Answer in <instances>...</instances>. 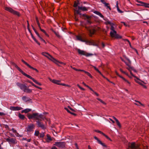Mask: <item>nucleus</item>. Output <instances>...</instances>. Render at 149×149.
<instances>
[{
    "label": "nucleus",
    "mask_w": 149,
    "mask_h": 149,
    "mask_svg": "<svg viewBox=\"0 0 149 149\" xmlns=\"http://www.w3.org/2000/svg\"><path fill=\"white\" fill-rule=\"evenodd\" d=\"M70 113L72 115H74L75 116H77V114L76 113H74L72 112H70Z\"/></svg>",
    "instance_id": "69168bd1"
},
{
    "label": "nucleus",
    "mask_w": 149,
    "mask_h": 149,
    "mask_svg": "<svg viewBox=\"0 0 149 149\" xmlns=\"http://www.w3.org/2000/svg\"><path fill=\"white\" fill-rule=\"evenodd\" d=\"M125 58L128 61L129 63H131V62L129 60V58H127V57H126V56H125Z\"/></svg>",
    "instance_id": "4d7b16f0"
},
{
    "label": "nucleus",
    "mask_w": 149,
    "mask_h": 149,
    "mask_svg": "<svg viewBox=\"0 0 149 149\" xmlns=\"http://www.w3.org/2000/svg\"><path fill=\"white\" fill-rule=\"evenodd\" d=\"M114 37L116 39H121L122 38V36H120L119 35L117 34L116 33V36H115Z\"/></svg>",
    "instance_id": "473e14b6"
},
{
    "label": "nucleus",
    "mask_w": 149,
    "mask_h": 149,
    "mask_svg": "<svg viewBox=\"0 0 149 149\" xmlns=\"http://www.w3.org/2000/svg\"><path fill=\"white\" fill-rule=\"evenodd\" d=\"M45 135V133H42L40 134L39 137L40 138H43L44 137Z\"/></svg>",
    "instance_id": "f704fd0d"
},
{
    "label": "nucleus",
    "mask_w": 149,
    "mask_h": 149,
    "mask_svg": "<svg viewBox=\"0 0 149 149\" xmlns=\"http://www.w3.org/2000/svg\"><path fill=\"white\" fill-rule=\"evenodd\" d=\"M12 130L13 132L14 133H17V131L15 130L13 128L12 129Z\"/></svg>",
    "instance_id": "bf43d9fd"
},
{
    "label": "nucleus",
    "mask_w": 149,
    "mask_h": 149,
    "mask_svg": "<svg viewBox=\"0 0 149 149\" xmlns=\"http://www.w3.org/2000/svg\"><path fill=\"white\" fill-rule=\"evenodd\" d=\"M65 142H55L54 145L60 148H65Z\"/></svg>",
    "instance_id": "0eeeda50"
},
{
    "label": "nucleus",
    "mask_w": 149,
    "mask_h": 149,
    "mask_svg": "<svg viewBox=\"0 0 149 149\" xmlns=\"http://www.w3.org/2000/svg\"><path fill=\"white\" fill-rule=\"evenodd\" d=\"M108 24H110V25H112L113 23H111L109 21H107L106 22Z\"/></svg>",
    "instance_id": "864d4df0"
},
{
    "label": "nucleus",
    "mask_w": 149,
    "mask_h": 149,
    "mask_svg": "<svg viewBox=\"0 0 149 149\" xmlns=\"http://www.w3.org/2000/svg\"><path fill=\"white\" fill-rule=\"evenodd\" d=\"M117 33L116 31H111L110 33V35L112 38H113Z\"/></svg>",
    "instance_id": "5701e85b"
},
{
    "label": "nucleus",
    "mask_w": 149,
    "mask_h": 149,
    "mask_svg": "<svg viewBox=\"0 0 149 149\" xmlns=\"http://www.w3.org/2000/svg\"><path fill=\"white\" fill-rule=\"evenodd\" d=\"M38 115V113H34L32 114H28L27 116L29 119H34L36 120H38L37 116Z\"/></svg>",
    "instance_id": "423d86ee"
},
{
    "label": "nucleus",
    "mask_w": 149,
    "mask_h": 149,
    "mask_svg": "<svg viewBox=\"0 0 149 149\" xmlns=\"http://www.w3.org/2000/svg\"><path fill=\"white\" fill-rule=\"evenodd\" d=\"M95 43L93 40H87L86 44L89 45H95Z\"/></svg>",
    "instance_id": "a878e982"
},
{
    "label": "nucleus",
    "mask_w": 149,
    "mask_h": 149,
    "mask_svg": "<svg viewBox=\"0 0 149 149\" xmlns=\"http://www.w3.org/2000/svg\"><path fill=\"white\" fill-rule=\"evenodd\" d=\"M94 138L95 140H96L101 145L104 147L106 148H107V146L106 145H105V143H102L97 137L95 136L94 137Z\"/></svg>",
    "instance_id": "dca6fc26"
},
{
    "label": "nucleus",
    "mask_w": 149,
    "mask_h": 149,
    "mask_svg": "<svg viewBox=\"0 0 149 149\" xmlns=\"http://www.w3.org/2000/svg\"><path fill=\"white\" fill-rule=\"evenodd\" d=\"M102 135L104 136L107 139H109L111 141H112V140L111 139L109 138L107 135H106L105 134L103 133Z\"/></svg>",
    "instance_id": "e433bc0d"
},
{
    "label": "nucleus",
    "mask_w": 149,
    "mask_h": 149,
    "mask_svg": "<svg viewBox=\"0 0 149 149\" xmlns=\"http://www.w3.org/2000/svg\"><path fill=\"white\" fill-rule=\"evenodd\" d=\"M129 147L131 149H141L138 145H136L134 142L132 143Z\"/></svg>",
    "instance_id": "9b49d317"
},
{
    "label": "nucleus",
    "mask_w": 149,
    "mask_h": 149,
    "mask_svg": "<svg viewBox=\"0 0 149 149\" xmlns=\"http://www.w3.org/2000/svg\"><path fill=\"white\" fill-rule=\"evenodd\" d=\"M25 113H27L31 111V109H24Z\"/></svg>",
    "instance_id": "4c0bfd02"
},
{
    "label": "nucleus",
    "mask_w": 149,
    "mask_h": 149,
    "mask_svg": "<svg viewBox=\"0 0 149 149\" xmlns=\"http://www.w3.org/2000/svg\"><path fill=\"white\" fill-rule=\"evenodd\" d=\"M77 13H74V19H75V20L76 21H78L79 19L78 18L76 17V14Z\"/></svg>",
    "instance_id": "de8ad7c7"
},
{
    "label": "nucleus",
    "mask_w": 149,
    "mask_h": 149,
    "mask_svg": "<svg viewBox=\"0 0 149 149\" xmlns=\"http://www.w3.org/2000/svg\"><path fill=\"white\" fill-rule=\"evenodd\" d=\"M123 40H124V41H127L129 43V45H130V47L132 48L133 47H132V46H131V43H130V41L127 39H123Z\"/></svg>",
    "instance_id": "c9c22d12"
},
{
    "label": "nucleus",
    "mask_w": 149,
    "mask_h": 149,
    "mask_svg": "<svg viewBox=\"0 0 149 149\" xmlns=\"http://www.w3.org/2000/svg\"><path fill=\"white\" fill-rule=\"evenodd\" d=\"M39 134V131L36 130L35 131L34 135L36 136H38Z\"/></svg>",
    "instance_id": "a19ab883"
},
{
    "label": "nucleus",
    "mask_w": 149,
    "mask_h": 149,
    "mask_svg": "<svg viewBox=\"0 0 149 149\" xmlns=\"http://www.w3.org/2000/svg\"><path fill=\"white\" fill-rule=\"evenodd\" d=\"M38 118V120H40L41 121L42 120H44V119H45L47 120V118H46L45 116H44L42 114H39L38 113V115L37 116Z\"/></svg>",
    "instance_id": "a211bd4d"
},
{
    "label": "nucleus",
    "mask_w": 149,
    "mask_h": 149,
    "mask_svg": "<svg viewBox=\"0 0 149 149\" xmlns=\"http://www.w3.org/2000/svg\"><path fill=\"white\" fill-rule=\"evenodd\" d=\"M143 149H149V148L148 146H146L143 147Z\"/></svg>",
    "instance_id": "052dcab7"
},
{
    "label": "nucleus",
    "mask_w": 149,
    "mask_h": 149,
    "mask_svg": "<svg viewBox=\"0 0 149 149\" xmlns=\"http://www.w3.org/2000/svg\"><path fill=\"white\" fill-rule=\"evenodd\" d=\"M76 38H77V39L78 40H79L80 41H81V40L82 39L81 37L80 36H77Z\"/></svg>",
    "instance_id": "49530a36"
},
{
    "label": "nucleus",
    "mask_w": 149,
    "mask_h": 149,
    "mask_svg": "<svg viewBox=\"0 0 149 149\" xmlns=\"http://www.w3.org/2000/svg\"><path fill=\"white\" fill-rule=\"evenodd\" d=\"M47 137V139L46 140V141L47 142L49 143L50 141H51L52 140V139L50 136L49 134H47L46 135Z\"/></svg>",
    "instance_id": "b1692460"
},
{
    "label": "nucleus",
    "mask_w": 149,
    "mask_h": 149,
    "mask_svg": "<svg viewBox=\"0 0 149 149\" xmlns=\"http://www.w3.org/2000/svg\"><path fill=\"white\" fill-rule=\"evenodd\" d=\"M51 30L54 33V34H55V35L57 36V37H58V38H60V36L58 32H56L52 29H51Z\"/></svg>",
    "instance_id": "bb28decb"
},
{
    "label": "nucleus",
    "mask_w": 149,
    "mask_h": 149,
    "mask_svg": "<svg viewBox=\"0 0 149 149\" xmlns=\"http://www.w3.org/2000/svg\"><path fill=\"white\" fill-rule=\"evenodd\" d=\"M94 13H95V14H97V15H99L100 14V12H99L98 11H95L94 12Z\"/></svg>",
    "instance_id": "6e6d98bb"
},
{
    "label": "nucleus",
    "mask_w": 149,
    "mask_h": 149,
    "mask_svg": "<svg viewBox=\"0 0 149 149\" xmlns=\"http://www.w3.org/2000/svg\"><path fill=\"white\" fill-rule=\"evenodd\" d=\"M64 109L65 110H66L68 113H70V111L67 108L65 107Z\"/></svg>",
    "instance_id": "13d9d810"
},
{
    "label": "nucleus",
    "mask_w": 149,
    "mask_h": 149,
    "mask_svg": "<svg viewBox=\"0 0 149 149\" xmlns=\"http://www.w3.org/2000/svg\"><path fill=\"white\" fill-rule=\"evenodd\" d=\"M87 24H90L92 23V22L91 20V19H88L87 20Z\"/></svg>",
    "instance_id": "c03bdc74"
},
{
    "label": "nucleus",
    "mask_w": 149,
    "mask_h": 149,
    "mask_svg": "<svg viewBox=\"0 0 149 149\" xmlns=\"http://www.w3.org/2000/svg\"><path fill=\"white\" fill-rule=\"evenodd\" d=\"M116 124H117V125L118 126V127L120 128L121 127V124H120V123L119 122L118 120H117L116 121Z\"/></svg>",
    "instance_id": "ea45409f"
},
{
    "label": "nucleus",
    "mask_w": 149,
    "mask_h": 149,
    "mask_svg": "<svg viewBox=\"0 0 149 149\" xmlns=\"http://www.w3.org/2000/svg\"><path fill=\"white\" fill-rule=\"evenodd\" d=\"M120 71L122 73H123L124 74V73H125V71H123V70L122 69L120 68Z\"/></svg>",
    "instance_id": "e2e57ef3"
},
{
    "label": "nucleus",
    "mask_w": 149,
    "mask_h": 149,
    "mask_svg": "<svg viewBox=\"0 0 149 149\" xmlns=\"http://www.w3.org/2000/svg\"><path fill=\"white\" fill-rule=\"evenodd\" d=\"M6 140L10 144H15L17 143V141L16 139L14 138H10L9 137L6 139Z\"/></svg>",
    "instance_id": "1a4fd4ad"
},
{
    "label": "nucleus",
    "mask_w": 149,
    "mask_h": 149,
    "mask_svg": "<svg viewBox=\"0 0 149 149\" xmlns=\"http://www.w3.org/2000/svg\"><path fill=\"white\" fill-rule=\"evenodd\" d=\"M97 100H98V101H99L101 103L103 104H104L106 105L107 104L106 102H105L104 101H103L101 99H100L99 98H97Z\"/></svg>",
    "instance_id": "2f4dec72"
},
{
    "label": "nucleus",
    "mask_w": 149,
    "mask_h": 149,
    "mask_svg": "<svg viewBox=\"0 0 149 149\" xmlns=\"http://www.w3.org/2000/svg\"><path fill=\"white\" fill-rule=\"evenodd\" d=\"M42 54L48 58L49 60L53 61L56 64H57V62H58L57 60L55 59L51 55L47 53L42 52Z\"/></svg>",
    "instance_id": "39448f33"
},
{
    "label": "nucleus",
    "mask_w": 149,
    "mask_h": 149,
    "mask_svg": "<svg viewBox=\"0 0 149 149\" xmlns=\"http://www.w3.org/2000/svg\"><path fill=\"white\" fill-rule=\"evenodd\" d=\"M101 2L103 4H104V5H109V3H106L105 1V0H100Z\"/></svg>",
    "instance_id": "58836bf2"
},
{
    "label": "nucleus",
    "mask_w": 149,
    "mask_h": 149,
    "mask_svg": "<svg viewBox=\"0 0 149 149\" xmlns=\"http://www.w3.org/2000/svg\"><path fill=\"white\" fill-rule=\"evenodd\" d=\"M39 38L40 39V40L42 41L43 42H44L45 44L47 43V42H46V41L44 40L43 39L41 36L39 37Z\"/></svg>",
    "instance_id": "8fccbe9b"
},
{
    "label": "nucleus",
    "mask_w": 149,
    "mask_h": 149,
    "mask_svg": "<svg viewBox=\"0 0 149 149\" xmlns=\"http://www.w3.org/2000/svg\"><path fill=\"white\" fill-rule=\"evenodd\" d=\"M109 5H105V6H106L107 8H109L110 10H111V8L110 7V6H109Z\"/></svg>",
    "instance_id": "3c124183"
},
{
    "label": "nucleus",
    "mask_w": 149,
    "mask_h": 149,
    "mask_svg": "<svg viewBox=\"0 0 149 149\" xmlns=\"http://www.w3.org/2000/svg\"><path fill=\"white\" fill-rule=\"evenodd\" d=\"M34 127L35 126L33 124H30L26 127V131L31 132L32 131L33 129L34 128Z\"/></svg>",
    "instance_id": "ddd939ff"
},
{
    "label": "nucleus",
    "mask_w": 149,
    "mask_h": 149,
    "mask_svg": "<svg viewBox=\"0 0 149 149\" xmlns=\"http://www.w3.org/2000/svg\"><path fill=\"white\" fill-rule=\"evenodd\" d=\"M95 70L96 71H97L98 73H99L100 74H101V72L99 71V70L97 68L95 69Z\"/></svg>",
    "instance_id": "680f3d73"
},
{
    "label": "nucleus",
    "mask_w": 149,
    "mask_h": 149,
    "mask_svg": "<svg viewBox=\"0 0 149 149\" xmlns=\"http://www.w3.org/2000/svg\"><path fill=\"white\" fill-rule=\"evenodd\" d=\"M34 40L39 45H40V43L39 42L38 40L36 39L35 38V39Z\"/></svg>",
    "instance_id": "603ef678"
},
{
    "label": "nucleus",
    "mask_w": 149,
    "mask_h": 149,
    "mask_svg": "<svg viewBox=\"0 0 149 149\" xmlns=\"http://www.w3.org/2000/svg\"><path fill=\"white\" fill-rule=\"evenodd\" d=\"M79 1L78 0L75 1L74 2V7H76L79 4Z\"/></svg>",
    "instance_id": "c85d7f7f"
},
{
    "label": "nucleus",
    "mask_w": 149,
    "mask_h": 149,
    "mask_svg": "<svg viewBox=\"0 0 149 149\" xmlns=\"http://www.w3.org/2000/svg\"><path fill=\"white\" fill-rule=\"evenodd\" d=\"M22 99L23 100L25 101L26 102L30 101L31 100V99L29 97H27L26 96H23L22 97Z\"/></svg>",
    "instance_id": "4be33fe9"
},
{
    "label": "nucleus",
    "mask_w": 149,
    "mask_h": 149,
    "mask_svg": "<svg viewBox=\"0 0 149 149\" xmlns=\"http://www.w3.org/2000/svg\"><path fill=\"white\" fill-rule=\"evenodd\" d=\"M135 81H136V82L138 84H139L140 85H141V86H143V85L141 83V82H140L139 81H136V80H135Z\"/></svg>",
    "instance_id": "5fc2aeb1"
},
{
    "label": "nucleus",
    "mask_w": 149,
    "mask_h": 149,
    "mask_svg": "<svg viewBox=\"0 0 149 149\" xmlns=\"http://www.w3.org/2000/svg\"><path fill=\"white\" fill-rule=\"evenodd\" d=\"M81 15V16H80V17L82 16L83 17H84V19L85 20L91 19V16H89L88 15L86 14H83Z\"/></svg>",
    "instance_id": "aec40b11"
},
{
    "label": "nucleus",
    "mask_w": 149,
    "mask_h": 149,
    "mask_svg": "<svg viewBox=\"0 0 149 149\" xmlns=\"http://www.w3.org/2000/svg\"><path fill=\"white\" fill-rule=\"evenodd\" d=\"M74 70H75L76 71H81V72H84L85 71L84 70H81V69H77V68H74Z\"/></svg>",
    "instance_id": "37998d69"
},
{
    "label": "nucleus",
    "mask_w": 149,
    "mask_h": 149,
    "mask_svg": "<svg viewBox=\"0 0 149 149\" xmlns=\"http://www.w3.org/2000/svg\"><path fill=\"white\" fill-rule=\"evenodd\" d=\"M24 92L28 93H31L32 92V90L31 89H29V88L26 87V88H25L24 91Z\"/></svg>",
    "instance_id": "393cba45"
},
{
    "label": "nucleus",
    "mask_w": 149,
    "mask_h": 149,
    "mask_svg": "<svg viewBox=\"0 0 149 149\" xmlns=\"http://www.w3.org/2000/svg\"><path fill=\"white\" fill-rule=\"evenodd\" d=\"M128 67L126 68L130 72V74L133 77H134L136 78L137 79L139 80V78L137 77L136 76L134 75L132 72V70L133 71L135 72H137V71L134 68L131 66L129 64H127Z\"/></svg>",
    "instance_id": "20e7f679"
},
{
    "label": "nucleus",
    "mask_w": 149,
    "mask_h": 149,
    "mask_svg": "<svg viewBox=\"0 0 149 149\" xmlns=\"http://www.w3.org/2000/svg\"><path fill=\"white\" fill-rule=\"evenodd\" d=\"M143 4V5H138V6H142L145 7V8H149V3L142 2H141Z\"/></svg>",
    "instance_id": "412c9836"
},
{
    "label": "nucleus",
    "mask_w": 149,
    "mask_h": 149,
    "mask_svg": "<svg viewBox=\"0 0 149 149\" xmlns=\"http://www.w3.org/2000/svg\"><path fill=\"white\" fill-rule=\"evenodd\" d=\"M77 51L79 54L84 55L86 56H89L93 55V54H92L87 53L84 51L81 50L79 49H78Z\"/></svg>",
    "instance_id": "6e6552de"
},
{
    "label": "nucleus",
    "mask_w": 149,
    "mask_h": 149,
    "mask_svg": "<svg viewBox=\"0 0 149 149\" xmlns=\"http://www.w3.org/2000/svg\"><path fill=\"white\" fill-rule=\"evenodd\" d=\"M16 84L21 89L23 90L24 91L25 89L26 88V86L25 85L21 84L17 82L16 83Z\"/></svg>",
    "instance_id": "2eb2a0df"
},
{
    "label": "nucleus",
    "mask_w": 149,
    "mask_h": 149,
    "mask_svg": "<svg viewBox=\"0 0 149 149\" xmlns=\"http://www.w3.org/2000/svg\"><path fill=\"white\" fill-rule=\"evenodd\" d=\"M25 64L27 67L33 70H35L37 72H38V70L36 68H34L33 67L31 66L27 62H25L24 61L23 59L21 60Z\"/></svg>",
    "instance_id": "f8f14e48"
},
{
    "label": "nucleus",
    "mask_w": 149,
    "mask_h": 149,
    "mask_svg": "<svg viewBox=\"0 0 149 149\" xmlns=\"http://www.w3.org/2000/svg\"><path fill=\"white\" fill-rule=\"evenodd\" d=\"M4 9L14 15H17L19 17L20 16V14L19 12L13 10L10 7H5Z\"/></svg>",
    "instance_id": "7ed1b4c3"
},
{
    "label": "nucleus",
    "mask_w": 149,
    "mask_h": 149,
    "mask_svg": "<svg viewBox=\"0 0 149 149\" xmlns=\"http://www.w3.org/2000/svg\"><path fill=\"white\" fill-rule=\"evenodd\" d=\"M51 81L55 84H57V85H61L63 86H66V85L62 83H59V82H60V81L58 80H56L55 79H53Z\"/></svg>",
    "instance_id": "6ab92c4d"
},
{
    "label": "nucleus",
    "mask_w": 149,
    "mask_h": 149,
    "mask_svg": "<svg viewBox=\"0 0 149 149\" xmlns=\"http://www.w3.org/2000/svg\"><path fill=\"white\" fill-rule=\"evenodd\" d=\"M18 117L20 119L22 120H24L25 118V117L24 115L21 114L20 113L18 114Z\"/></svg>",
    "instance_id": "cd10ccee"
},
{
    "label": "nucleus",
    "mask_w": 149,
    "mask_h": 149,
    "mask_svg": "<svg viewBox=\"0 0 149 149\" xmlns=\"http://www.w3.org/2000/svg\"><path fill=\"white\" fill-rule=\"evenodd\" d=\"M5 115V114L3 113L0 112V116H2Z\"/></svg>",
    "instance_id": "0e129e2a"
},
{
    "label": "nucleus",
    "mask_w": 149,
    "mask_h": 149,
    "mask_svg": "<svg viewBox=\"0 0 149 149\" xmlns=\"http://www.w3.org/2000/svg\"><path fill=\"white\" fill-rule=\"evenodd\" d=\"M36 21L37 24H38V26H39V25H40V24L39 22V21L38 18V17H36Z\"/></svg>",
    "instance_id": "09e8293b"
},
{
    "label": "nucleus",
    "mask_w": 149,
    "mask_h": 149,
    "mask_svg": "<svg viewBox=\"0 0 149 149\" xmlns=\"http://www.w3.org/2000/svg\"><path fill=\"white\" fill-rule=\"evenodd\" d=\"M94 131L96 132L100 133V134H102L103 133L102 132L97 130H95Z\"/></svg>",
    "instance_id": "a18cd8bd"
},
{
    "label": "nucleus",
    "mask_w": 149,
    "mask_h": 149,
    "mask_svg": "<svg viewBox=\"0 0 149 149\" xmlns=\"http://www.w3.org/2000/svg\"><path fill=\"white\" fill-rule=\"evenodd\" d=\"M37 124L38 125V127H41L43 129H46V127H45L43 123L41 122L40 120H37L36 121Z\"/></svg>",
    "instance_id": "4468645a"
},
{
    "label": "nucleus",
    "mask_w": 149,
    "mask_h": 149,
    "mask_svg": "<svg viewBox=\"0 0 149 149\" xmlns=\"http://www.w3.org/2000/svg\"><path fill=\"white\" fill-rule=\"evenodd\" d=\"M114 24H113L112 25H111V27L110 28L111 30V31H115L114 30V28L113 27V26L114 25Z\"/></svg>",
    "instance_id": "79ce46f5"
},
{
    "label": "nucleus",
    "mask_w": 149,
    "mask_h": 149,
    "mask_svg": "<svg viewBox=\"0 0 149 149\" xmlns=\"http://www.w3.org/2000/svg\"><path fill=\"white\" fill-rule=\"evenodd\" d=\"M31 26H32V27L33 29V30L35 32H36V31H37L35 29V28L32 25Z\"/></svg>",
    "instance_id": "338daca9"
},
{
    "label": "nucleus",
    "mask_w": 149,
    "mask_h": 149,
    "mask_svg": "<svg viewBox=\"0 0 149 149\" xmlns=\"http://www.w3.org/2000/svg\"><path fill=\"white\" fill-rule=\"evenodd\" d=\"M78 10H76V13L77 14H79L80 15H81V14L80 13V11L79 10H81L83 11H86L88 10V8L85 7L78 6ZM75 11L76 10H75Z\"/></svg>",
    "instance_id": "9d476101"
},
{
    "label": "nucleus",
    "mask_w": 149,
    "mask_h": 149,
    "mask_svg": "<svg viewBox=\"0 0 149 149\" xmlns=\"http://www.w3.org/2000/svg\"><path fill=\"white\" fill-rule=\"evenodd\" d=\"M10 109L12 111H18L21 110L22 108L20 107H10Z\"/></svg>",
    "instance_id": "f3484780"
},
{
    "label": "nucleus",
    "mask_w": 149,
    "mask_h": 149,
    "mask_svg": "<svg viewBox=\"0 0 149 149\" xmlns=\"http://www.w3.org/2000/svg\"><path fill=\"white\" fill-rule=\"evenodd\" d=\"M118 77H120V78H122V79H123V80L125 81V82H127L129 84H130V82H129L128 81H127V80H126V79H125L122 76L120 75L118 76Z\"/></svg>",
    "instance_id": "c756f323"
},
{
    "label": "nucleus",
    "mask_w": 149,
    "mask_h": 149,
    "mask_svg": "<svg viewBox=\"0 0 149 149\" xmlns=\"http://www.w3.org/2000/svg\"><path fill=\"white\" fill-rule=\"evenodd\" d=\"M116 8L117 9L118 11L120 13H122L123 12V11H122L119 8L118 6V1L116 2Z\"/></svg>",
    "instance_id": "7c9ffc66"
},
{
    "label": "nucleus",
    "mask_w": 149,
    "mask_h": 149,
    "mask_svg": "<svg viewBox=\"0 0 149 149\" xmlns=\"http://www.w3.org/2000/svg\"><path fill=\"white\" fill-rule=\"evenodd\" d=\"M15 67L21 72L22 74L26 77L32 79L33 81L36 84L40 86L42 85V84L38 82L35 79L33 78L29 75H28L24 72L20 68H19L16 64L14 63V64Z\"/></svg>",
    "instance_id": "f03ea898"
},
{
    "label": "nucleus",
    "mask_w": 149,
    "mask_h": 149,
    "mask_svg": "<svg viewBox=\"0 0 149 149\" xmlns=\"http://www.w3.org/2000/svg\"><path fill=\"white\" fill-rule=\"evenodd\" d=\"M84 73L86 74L87 75L89 76L90 78H92L93 76L91 75V74L88 72H87L85 71Z\"/></svg>",
    "instance_id": "72a5a7b5"
},
{
    "label": "nucleus",
    "mask_w": 149,
    "mask_h": 149,
    "mask_svg": "<svg viewBox=\"0 0 149 149\" xmlns=\"http://www.w3.org/2000/svg\"><path fill=\"white\" fill-rule=\"evenodd\" d=\"M82 26L85 27L86 29L88 31V34L90 37H92L93 35L95 34L96 31H99L100 29V28L98 27L87 26L86 24H82Z\"/></svg>",
    "instance_id": "f257e3e1"
},
{
    "label": "nucleus",
    "mask_w": 149,
    "mask_h": 149,
    "mask_svg": "<svg viewBox=\"0 0 149 149\" xmlns=\"http://www.w3.org/2000/svg\"><path fill=\"white\" fill-rule=\"evenodd\" d=\"M51 149H57V148L55 146H53L52 148Z\"/></svg>",
    "instance_id": "774afa93"
}]
</instances>
